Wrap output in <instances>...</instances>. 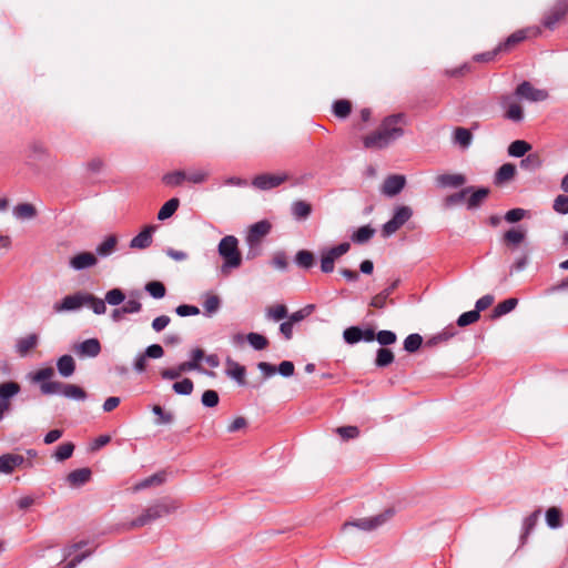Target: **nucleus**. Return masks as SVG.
<instances>
[{
    "instance_id": "45",
    "label": "nucleus",
    "mask_w": 568,
    "mask_h": 568,
    "mask_svg": "<svg viewBox=\"0 0 568 568\" xmlns=\"http://www.w3.org/2000/svg\"><path fill=\"white\" fill-rule=\"evenodd\" d=\"M352 111V104L348 100H337L333 104V112L339 119H346Z\"/></svg>"
},
{
    "instance_id": "53",
    "label": "nucleus",
    "mask_w": 568,
    "mask_h": 568,
    "mask_svg": "<svg viewBox=\"0 0 568 568\" xmlns=\"http://www.w3.org/2000/svg\"><path fill=\"white\" fill-rule=\"evenodd\" d=\"M525 236V231L511 229L504 234V240L508 244L517 245L524 241Z\"/></svg>"
},
{
    "instance_id": "12",
    "label": "nucleus",
    "mask_w": 568,
    "mask_h": 568,
    "mask_svg": "<svg viewBox=\"0 0 568 568\" xmlns=\"http://www.w3.org/2000/svg\"><path fill=\"white\" fill-rule=\"evenodd\" d=\"M20 392V385L16 382H6L0 384V409L3 413L10 410V399Z\"/></svg>"
},
{
    "instance_id": "44",
    "label": "nucleus",
    "mask_w": 568,
    "mask_h": 568,
    "mask_svg": "<svg viewBox=\"0 0 568 568\" xmlns=\"http://www.w3.org/2000/svg\"><path fill=\"white\" fill-rule=\"evenodd\" d=\"M64 383L58 381H50L40 385L41 393L44 395L61 394L63 395Z\"/></svg>"
},
{
    "instance_id": "37",
    "label": "nucleus",
    "mask_w": 568,
    "mask_h": 568,
    "mask_svg": "<svg viewBox=\"0 0 568 568\" xmlns=\"http://www.w3.org/2000/svg\"><path fill=\"white\" fill-rule=\"evenodd\" d=\"M531 149V145L523 140H516L510 143L508 146V153L511 156L515 158H521L524 156L529 150Z\"/></svg>"
},
{
    "instance_id": "49",
    "label": "nucleus",
    "mask_w": 568,
    "mask_h": 568,
    "mask_svg": "<svg viewBox=\"0 0 568 568\" xmlns=\"http://www.w3.org/2000/svg\"><path fill=\"white\" fill-rule=\"evenodd\" d=\"M295 262L298 266L310 268L314 264V255L306 250H301L295 255Z\"/></svg>"
},
{
    "instance_id": "64",
    "label": "nucleus",
    "mask_w": 568,
    "mask_h": 568,
    "mask_svg": "<svg viewBox=\"0 0 568 568\" xmlns=\"http://www.w3.org/2000/svg\"><path fill=\"white\" fill-rule=\"evenodd\" d=\"M554 210L560 214L568 213V195H558L554 201Z\"/></svg>"
},
{
    "instance_id": "26",
    "label": "nucleus",
    "mask_w": 568,
    "mask_h": 568,
    "mask_svg": "<svg viewBox=\"0 0 568 568\" xmlns=\"http://www.w3.org/2000/svg\"><path fill=\"white\" fill-rule=\"evenodd\" d=\"M106 302H105V298L102 300V298H99L97 296H94L93 294H90V293H87L85 292V304L84 306H88L90 307L94 314L97 315H102V314H105L106 312Z\"/></svg>"
},
{
    "instance_id": "63",
    "label": "nucleus",
    "mask_w": 568,
    "mask_h": 568,
    "mask_svg": "<svg viewBox=\"0 0 568 568\" xmlns=\"http://www.w3.org/2000/svg\"><path fill=\"white\" fill-rule=\"evenodd\" d=\"M209 178V172L205 170H194L186 173V181L193 184L204 183Z\"/></svg>"
},
{
    "instance_id": "5",
    "label": "nucleus",
    "mask_w": 568,
    "mask_h": 568,
    "mask_svg": "<svg viewBox=\"0 0 568 568\" xmlns=\"http://www.w3.org/2000/svg\"><path fill=\"white\" fill-rule=\"evenodd\" d=\"M413 215L409 206L402 205L396 207L393 217L383 225L382 235L389 237L396 233Z\"/></svg>"
},
{
    "instance_id": "35",
    "label": "nucleus",
    "mask_w": 568,
    "mask_h": 568,
    "mask_svg": "<svg viewBox=\"0 0 568 568\" xmlns=\"http://www.w3.org/2000/svg\"><path fill=\"white\" fill-rule=\"evenodd\" d=\"M518 304L517 298H508L499 303L493 311V318L500 317L511 312Z\"/></svg>"
},
{
    "instance_id": "33",
    "label": "nucleus",
    "mask_w": 568,
    "mask_h": 568,
    "mask_svg": "<svg viewBox=\"0 0 568 568\" xmlns=\"http://www.w3.org/2000/svg\"><path fill=\"white\" fill-rule=\"evenodd\" d=\"M179 205H180V201L176 197H173V199L169 200L168 202H165L158 213V220L164 221V220L171 217L178 210Z\"/></svg>"
},
{
    "instance_id": "4",
    "label": "nucleus",
    "mask_w": 568,
    "mask_h": 568,
    "mask_svg": "<svg viewBox=\"0 0 568 568\" xmlns=\"http://www.w3.org/2000/svg\"><path fill=\"white\" fill-rule=\"evenodd\" d=\"M271 224L267 221H260L253 224L246 235L248 245L247 258H254L261 253L263 239L270 233Z\"/></svg>"
},
{
    "instance_id": "2",
    "label": "nucleus",
    "mask_w": 568,
    "mask_h": 568,
    "mask_svg": "<svg viewBox=\"0 0 568 568\" xmlns=\"http://www.w3.org/2000/svg\"><path fill=\"white\" fill-rule=\"evenodd\" d=\"M180 508V503L172 498H162L150 505L143 510V513L130 521L126 526L128 530L136 529L151 524L152 521L160 519L163 516L170 515Z\"/></svg>"
},
{
    "instance_id": "52",
    "label": "nucleus",
    "mask_w": 568,
    "mask_h": 568,
    "mask_svg": "<svg viewBox=\"0 0 568 568\" xmlns=\"http://www.w3.org/2000/svg\"><path fill=\"white\" fill-rule=\"evenodd\" d=\"M363 329L357 326H351L343 333V337L347 344H355L362 341Z\"/></svg>"
},
{
    "instance_id": "36",
    "label": "nucleus",
    "mask_w": 568,
    "mask_h": 568,
    "mask_svg": "<svg viewBox=\"0 0 568 568\" xmlns=\"http://www.w3.org/2000/svg\"><path fill=\"white\" fill-rule=\"evenodd\" d=\"M375 234V230L369 225L361 226L356 232L352 235V241L358 244H363L368 242Z\"/></svg>"
},
{
    "instance_id": "62",
    "label": "nucleus",
    "mask_w": 568,
    "mask_h": 568,
    "mask_svg": "<svg viewBox=\"0 0 568 568\" xmlns=\"http://www.w3.org/2000/svg\"><path fill=\"white\" fill-rule=\"evenodd\" d=\"M376 341L382 346H387V345L394 344L397 341V336L394 332L384 329V331H379L376 334Z\"/></svg>"
},
{
    "instance_id": "51",
    "label": "nucleus",
    "mask_w": 568,
    "mask_h": 568,
    "mask_svg": "<svg viewBox=\"0 0 568 568\" xmlns=\"http://www.w3.org/2000/svg\"><path fill=\"white\" fill-rule=\"evenodd\" d=\"M105 302L112 306H118L125 301V294L120 288H112L105 294Z\"/></svg>"
},
{
    "instance_id": "3",
    "label": "nucleus",
    "mask_w": 568,
    "mask_h": 568,
    "mask_svg": "<svg viewBox=\"0 0 568 568\" xmlns=\"http://www.w3.org/2000/svg\"><path fill=\"white\" fill-rule=\"evenodd\" d=\"M219 255L223 258L221 273L229 275L232 270L239 268L242 264V255L239 250V240L233 235L224 236L217 245Z\"/></svg>"
},
{
    "instance_id": "28",
    "label": "nucleus",
    "mask_w": 568,
    "mask_h": 568,
    "mask_svg": "<svg viewBox=\"0 0 568 568\" xmlns=\"http://www.w3.org/2000/svg\"><path fill=\"white\" fill-rule=\"evenodd\" d=\"M116 244H118V239L115 235H109L108 237L104 239V241L102 243H100L95 251H97V254L99 256H102V257H106L109 255H111L115 248H116Z\"/></svg>"
},
{
    "instance_id": "13",
    "label": "nucleus",
    "mask_w": 568,
    "mask_h": 568,
    "mask_svg": "<svg viewBox=\"0 0 568 568\" xmlns=\"http://www.w3.org/2000/svg\"><path fill=\"white\" fill-rule=\"evenodd\" d=\"M98 264L95 254L91 252H80L69 260L70 268L74 271H83Z\"/></svg>"
},
{
    "instance_id": "31",
    "label": "nucleus",
    "mask_w": 568,
    "mask_h": 568,
    "mask_svg": "<svg viewBox=\"0 0 568 568\" xmlns=\"http://www.w3.org/2000/svg\"><path fill=\"white\" fill-rule=\"evenodd\" d=\"M395 359L394 353L385 347H381L377 349L375 366L378 368H384L390 365Z\"/></svg>"
},
{
    "instance_id": "25",
    "label": "nucleus",
    "mask_w": 568,
    "mask_h": 568,
    "mask_svg": "<svg viewBox=\"0 0 568 568\" xmlns=\"http://www.w3.org/2000/svg\"><path fill=\"white\" fill-rule=\"evenodd\" d=\"M488 194L489 189L487 187H480L475 191L471 189L469 196L467 199V207L469 210L477 209L483 203V201L488 196Z\"/></svg>"
},
{
    "instance_id": "18",
    "label": "nucleus",
    "mask_w": 568,
    "mask_h": 568,
    "mask_svg": "<svg viewBox=\"0 0 568 568\" xmlns=\"http://www.w3.org/2000/svg\"><path fill=\"white\" fill-rule=\"evenodd\" d=\"M24 462L23 456L16 454H6L0 456V473L11 474L13 469Z\"/></svg>"
},
{
    "instance_id": "38",
    "label": "nucleus",
    "mask_w": 568,
    "mask_h": 568,
    "mask_svg": "<svg viewBox=\"0 0 568 568\" xmlns=\"http://www.w3.org/2000/svg\"><path fill=\"white\" fill-rule=\"evenodd\" d=\"M546 523L551 529L560 528L562 526L560 509L557 507H550L546 511Z\"/></svg>"
},
{
    "instance_id": "59",
    "label": "nucleus",
    "mask_w": 568,
    "mask_h": 568,
    "mask_svg": "<svg viewBox=\"0 0 568 568\" xmlns=\"http://www.w3.org/2000/svg\"><path fill=\"white\" fill-rule=\"evenodd\" d=\"M220 305L221 301L216 295H206L203 303L204 311L209 316L216 313L220 308Z\"/></svg>"
},
{
    "instance_id": "58",
    "label": "nucleus",
    "mask_w": 568,
    "mask_h": 568,
    "mask_svg": "<svg viewBox=\"0 0 568 568\" xmlns=\"http://www.w3.org/2000/svg\"><path fill=\"white\" fill-rule=\"evenodd\" d=\"M163 481V477L155 474V475H152L148 478H144L143 480L139 481L138 484L134 485L133 487V491H139V490H142V489H145V488H149L151 486H154V485H160L161 483Z\"/></svg>"
},
{
    "instance_id": "50",
    "label": "nucleus",
    "mask_w": 568,
    "mask_h": 568,
    "mask_svg": "<svg viewBox=\"0 0 568 568\" xmlns=\"http://www.w3.org/2000/svg\"><path fill=\"white\" fill-rule=\"evenodd\" d=\"M183 181H186V173L184 171H174L163 176V182L170 186L181 185Z\"/></svg>"
},
{
    "instance_id": "40",
    "label": "nucleus",
    "mask_w": 568,
    "mask_h": 568,
    "mask_svg": "<svg viewBox=\"0 0 568 568\" xmlns=\"http://www.w3.org/2000/svg\"><path fill=\"white\" fill-rule=\"evenodd\" d=\"M144 288L153 298L156 300L164 297L166 293L164 284L160 281H151L145 284Z\"/></svg>"
},
{
    "instance_id": "11",
    "label": "nucleus",
    "mask_w": 568,
    "mask_h": 568,
    "mask_svg": "<svg viewBox=\"0 0 568 568\" xmlns=\"http://www.w3.org/2000/svg\"><path fill=\"white\" fill-rule=\"evenodd\" d=\"M287 174H260L255 176L252 181V185L258 190L267 191L281 185L283 182L287 180Z\"/></svg>"
},
{
    "instance_id": "24",
    "label": "nucleus",
    "mask_w": 568,
    "mask_h": 568,
    "mask_svg": "<svg viewBox=\"0 0 568 568\" xmlns=\"http://www.w3.org/2000/svg\"><path fill=\"white\" fill-rule=\"evenodd\" d=\"M226 364L229 366L226 369V375L235 379L239 384L243 385L245 383V367L232 359H227Z\"/></svg>"
},
{
    "instance_id": "19",
    "label": "nucleus",
    "mask_w": 568,
    "mask_h": 568,
    "mask_svg": "<svg viewBox=\"0 0 568 568\" xmlns=\"http://www.w3.org/2000/svg\"><path fill=\"white\" fill-rule=\"evenodd\" d=\"M399 284V280L393 281L389 286L384 288L381 293L376 294L372 300L369 305L376 308H384L386 303L392 295V293L397 288Z\"/></svg>"
},
{
    "instance_id": "22",
    "label": "nucleus",
    "mask_w": 568,
    "mask_h": 568,
    "mask_svg": "<svg viewBox=\"0 0 568 568\" xmlns=\"http://www.w3.org/2000/svg\"><path fill=\"white\" fill-rule=\"evenodd\" d=\"M57 368L62 377H70L75 371V362L71 355H63L58 359Z\"/></svg>"
},
{
    "instance_id": "41",
    "label": "nucleus",
    "mask_w": 568,
    "mask_h": 568,
    "mask_svg": "<svg viewBox=\"0 0 568 568\" xmlns=\"http://www.w3.org/2000/svg\"><path fill=\"white\" fill-rule=\"evenodd\" d=\"M140 293L135 292L131 294V298H129L124 305L122 306V311L126 314H136L142 311V304L139 301Z\"/></svg>"
},
{
    "instance_id": "55",
    "label": "nucleus",
    "mask_w": 568,
    "mask_h": 568,
    "mask_svg": "<svg viewBox=\"0 0 568 568\" xmlns=\"http://www.w3.org/2000/svg\"><path fill=\"white\" fill-rule=\"evenodd\" d=\"M423 343V338L419 334H410L404 341V349L408 353L416 352Z\"/></svg>"
},
{
    "instance_id": "10",
    "label": "nucleus",
    "mask_w": 568,
    "mask_h": 568,
    "mask_svg": "<svg viewBox=\"0 0 568 568\" xmlns=\"http://www.w3.org/2000/svg\"><path fill=\"white\" fill-rule=\"evenodd\" d=\"M516 95L530 102H540L548 98V92L532 87L528 81H524L517 87Z\"/></svg>"
},
{
    "instance_id": "56",
    "label": "nucleus",
    "mask_w": 568,
    "mask_h": 568,
    "mask_svg": "<svg viewBox=\"0 0 568 568\" xmlns=\"http://www.w3.org/2000/svg\"><path fill=\"white\" fill-rule=\"evenodd\" d=\"M30 158L34 160H42L48 155L47 148L40 142H32L28 146Z\"/></svg>"
},
{
    "instance_id": "30",
    "label": "nucleus",
    "mask_w": 568,
    "mask_h": 568,
    "mask_svg": "<svg viewBox=\"0 0 568 568\" xmlns=\"http://www.w3.org/2000/svg\"><path fill=\"white\" fill-rule=\"evenodd\" d=\"M540 516V509L535 510L528 517L525 518L523 523V534H521V542L524 544L529 536V534L534 530L537 525V521Z\"/></svg>"
},
{
    "instance_id": "27",
    "label": "nucleus",
    "mask_w": 568,
    "mask_h": 568,
    "mask_svg": "<svg viewBox=\"0 0 568 568\" xmlns=\"http://www.w3.org/2000/svg\"><path fill=\"white\" fill-rule=\"evenodd\" d=\"M473 142V134L468 129L457 128L454 131V143L466 150Z\"/></svg>"
},
{
    "instance_id": "60",
    "label": "nucleus",
    "mask_w": 568,
    "mask_h": 568,
    "mask_svg": "<svg viewBox=\"0 0 568 568\" xmlns=\"http://www.w3.org/2000/svg\"><path fill=\"white\" fill-rule=\"evenodd\" d=\"M73 450L74 445L72 443H64L57 448L54 458L60 462L65 460L72 456Z\"/></svg>"
},
{
    "instance_id": "1",
    "label": "nucleus",
    "mask_w": 568,
    "mask_h": 568,
    "mask_svg": "<svg viewBox=\"0 0 568 568\" xmlns=\"http://www.w3.org/2000/svg\"><path fill=\"white\" fill-rule=\"evenodd\" d=\"M407 118L404 113L385 116L378 129L363 138L365 149L383 150L405 135Z\"/></svg>"
},
{
    "instance_id": "8",
    "label": "nucleus",
    "mask_w": 568,
    "mask_h": 568,
    "mask_svg": "<svg viewBox=\"0 0 568 568\" xmlns=\"http://www.w3.org/2000/svg\"><path fill=\"white\" fill-rule=\"evenodd\" d=\"M85 304V292H77L67 295L60 302L53 304L52 308L55 313H67L79 311Z\"/></svg>"
},
{
    "instance_id": "43",
    "label": "nucleus",
    "mask_w": 568,
    "mask_h": 568,
    "mask_svg": "<svg viewBox=\"0 0 568 568\" xmlns=\"http://www.w3.org/2000/svg\"><path fill=\"white\" fill-rule=\"evenodd\" d=\"M311 211V205L305 201H296L292 204V213L298 220L308 217Z\"/></svg>"
},
{
    "instance_id": "47",
    "label": "nucleus",
    "mask_w": 568,
    "mask_h": 568,
    "mask_svg": "<svg viewBox=\"0 0 568 568\" xmlns=\"http://www.w3.org/2000/svg\"><path fill=\"white\" fill-rule=\"evenodd\" d=\"M505 116L510 121L520 122L524 119L523 108L516 102H509Z\"/></svg>"
},
{
    "instance_id": "39",
    "label": "nucleus",
    "mask_w": 568,
    "mask_h": 568,
    "mask_svg": "<svg viewBox=\"0 0 568 568\" xmlns=\"http://www.w3.org/2000/svg\"><path fill=\"white\" fill-rule=\"evenodd\" d=\"M349 248H351L349 243L344 242L334 247L327 248V250L323 251L322 253L325 256L331 257L332 262L335 263V261L338 260L344 254H346L349 251Z\"/></svg>"
},
{
    "instance_id": "16",
    "label": "nucleus",
    "mask_w": 568,
    "mask_h": 568,
    "mask_svg": "<svg viewBox=\"0 0 568 568\" xmlns=\"http://www.w3.org/2000/svg\"><path fill=\"white\" fill-rule=\"evenodd\" d=\"M73 351L80 357H97L101 352V344L98 338H89L74 345Z\"/></svg>"
},
{
    "instance_id": "32",
    "label": "nucleus",
    "mask_w": 568,
    "mask_h": 568,
    "mask_svg": "<svg viewBox=\"0 0 568 568\" xmlns=\"http://www.w3.org/2000/svg\"><path fill=\"white\" fill-rule=\"evenodd\" d=\"M13 214L20 220L33 219L37 214L36 207L30 203H21L14 206Z\"/></svg>"
},
{
    "instance_id": "9",
    "label": "nucleus",
    "mask_w": 568,
    "mask_h": 568,
    "mask_svg": "<svg viewBox=\"0 0 568 568\" xmlns=\"http://www.w3.org/2000/svg\"><path fill=\"white\" fill-rule=\"evenodd\" d=\"M568 14V1H558L544 17V26L554 29Z\"/></svg>"
},
{
    "instance_id": "17",
    "label": "nucleus",
    "mask_w": 568,
    "mask_h": 568,
    "mask_svg": "<svg viewBox=\"0 0 568 568\" xmlns=\"http://www.w3.org/2000/svg\"><path fill=\"white\" fill-rule=\"evenodd\" d=\"M405 183L406 179L404 175H389L383 183L382 192L387 196H395L404 189Z\"/></svg>"
},
{
    "instance_id": "20",
    "label": "nucleus",
    "mask_w": 568,
    "mask_h": 568,
    "mask_svg": "<svg viewBox=\"0 0 568 568\" xmlns=\"http://www.w3.org/2000/svg\"><path fill=\"white\" fill-rule=\"evenodd\" d=\"M39 343V336L37 334H29L24 337H21L16 343V352L20 356H26L28 353L33 349Z\"/></svg>"
},
{
    "instance_id": "23",
    "label": "nucleus",
    "mask_w": 568,
    "mask_h": 568,
    "mask_svg": "<svg viewBox=\"0 0 568 568\" xmlns=\"http://www.w3.org/2000/svg\"><path fill=\"white\" fill-rule=\"evenodd\" d=\"M90 477L91 470L89 468H80L71 471L68 475L67 480L71 486L79 487L89 481Z\"/></svg>"
},
{
    "instance_id": "6",
    "label": "nucleus",
    "mask_w": 568,
    "mask_h": 568,
    "mask_svg": "<svg viewBox=\"0 0 568 568\" xmlns=\"http://www.w3.org/2000/svg\"><path fill=\"white\" fill-rule=\"evenodd\" d=\"M164 355V349L160 344L148 346L144 352L136 354L133 361V369L138 374L146 371L148 358L158 359Z\"/></svg>"
},
{
    "instance_id": "61",
    "label": "nucleus",
    "mask_w": 568,
    "mask_h": 568,
    "mask_svg": "<svg viewBox=\"0 0 568 568\" xmlns=\"http://www.w3.org/2000/svg\"><path fill=\"white\" fill-rule=\"evenodd\" d=\"M54 375V369L52 367H44L39 371H37L33 376L32 381L38 384L48 383Z\"/></svg>"
},
{
    "instance_id": "29",
    "label": "nucleus",
    "mask_w": 568,
    "mask_h": 568,
    "mask_svg": "<svg viewBox=\"0 0 568 568\" xmlns=\"http://www.w3.org/2000/svg\"><path fill=\"white\" fill-rule=\"evenodd\" d=\"M515 173L516 166L511 163H505L496 172L495 183L503 184L505 182H508L515 176Z\"/></svg>"
},
{
    "instance_id": "54",
    "label": "nucleus",
    "mask_w": 568,
    "mask_h": 568,
    "mask_svg": "<svg viewBox=\"0 0 568 568\" xmlns=\"http://www.w3.org/2000/svg\"><path fill=\"white\" fill-rule=\"evenodd\" d=\"M172 388L179 395H190L193 392L194 385L190 378H184L180 382H175Z\"/></svg>"
},
{
    "instance_id": "15",
    "label": "nucleus",
    "mask_w": 568,
    "mask_h": 568,
    "mask_svg": "<svg viewBox=\"0 0 568 568\" xmlns=\"http://www.w3.org/2000/svg\"><path fill=\"white\" fill-rule=\"evenodd\" d=\"M435 183L442 189H457L466 183V176L462 173H444L435 178Z\"/></svg>"
},
{
    "instance_id": "21",
    "label": "nucleus",
    "mask_w": 568,
    "mask_h": 568,
    "mask_svg": "<svg viewBox=\"0 0 568 568\" xmlns=\"http://www.w3.org/2000/svg\"><path fill=\"white\" fill-rule=\"evenodd\" d=\"M471 187H465L459 192L449 194L443 199V206L446 210L453 209L465 202L466 196L470 193Z\"/></svg>"
},
{
    "instance_id": "48",
    "label": "nucleus",
    "mask_w": 568,
    "mask_h": 568,
    "mask_svg": "<svg viewBox=\"0 0 568 568\" xmlns=\"http://www.w3.org/2000/svg\"><path fill=\"white\" fill-rule=\"evenodd\" d=\"M246 339L250 343V345L256 351H262L266 348L268 345L267 338L258 333H248L246 335Z\"/></svg>"
},
{
    "instance_id": "46",
    "label": "nucleus",
    "mask_w": 568,
    "mask_h": 568,
    "mask_svg": "<svg viewBox=\"0 0 568 568\" xmlns=\"http://www.w3.org/2000/svg\"><path fill=\"white\" fill-rule=\"evenodd\" d=\"M266 317L278 322L287 317V307L283 304L271 306L266 308Z\"/></svg>"
},
{
    "instance_id": "42",
    "label": "nucleus",
    "mask_w": 568,
    "mask_h": 568,
    "mask_svg": "<svg viewBox=\"0 0 568 568\" xmlns=\"http://www.w3.org/2000/svg\"><path fill=\"white\" fill-rule=\"evenodd\" d=\"M63 396L75 400H84L87 398V393L83 388H81L78 385L65 384Z\"/></svg>"
},
{
    "instance_id": "57",
    "label": "nucleus",
    "mask_w": 568,
    "mask_h": 568,
    "mask_svg": "<svg viewBox=\"0 0 568 568\" xmlns=\"http://www.w3.org/2000/svg\"><path fill=\"white\" fill-rule=\"evenodd\" d=\"M525 38H526V32L524 30H519V31L513 33L511 36H509L506 39V41L497 48V51L507 50L508 48L521 42Z\"/></svg>"
},
{
    "instance_id": "7",
    "label": "nucleus",
    "mask_w": 568,
    "mask_h": 568,
    "mask_svg": "<svg viewBox=\"0 0 568 568\" xmlns=\"http://www.w3.org/2000/svg\"><path fill=\"white\" fill-rule=\"evenodd\" d=\"M393 516V510L388 509L383 514H379L369 518H361L355 521L345 523L343 529L348 527H357L363 530H374L385 524Z\"/></svg>"
},
{
    "instance_id": "34",
    "label": "nucleus",
    "mask_w": 568,
    "mask_h": 568,
    "mask_svg": "<svg viewBox=\"0 0 568 568\" xmlns=\"http://www.w3.org/2000/svg\"><path fill=\"white\" fill-rule=\"evenodd\" d=\"M152 412L156 415L155 425H170L174 422V414L172 412L164 410L160 405H154Z\"/></svg>"
},
{
    "instance_id": "14",
    "label": "nucleus",
    "mask_w": 568,
    "mask_h": 568,
    "mask_svg": "<svg viewBox=\"0 0 568 568\" xmlns=\"http://www.w3.org/2000/svg\"><path fill=\"white\" fill-rule=\"evenodd\" d=\"M158 229L156 225H146L136 236L130 241V248L145 250L153 242V233Z\"/></svg>"
}]
</instances>
